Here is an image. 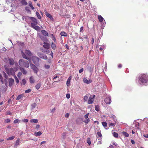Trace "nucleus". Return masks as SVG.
<instances>
[{"mask_svg": "<svg viewBox=\"0 0 148 148\" xmlns=\"http://www.w3.org/2000/svg\"><path fill=\"white\" fill-rule=\"evenodd\" d=\"M138 82L139 84L147 85L148 84V74L147 73H142L138 77Z\"/></svg>", "mask_w": 148, "mask_h": 148, "instance_id": "f257e3e1", "label": "nucleus"}, {"mask_svg": "<svg viewBox=\"0 0 148 148\" xmlns=\"http://www.w3.org/2000/svg\"><path fill=\"white\" fill-rule=\"evenodd\" d=\"M22 55L23 57L28 60L30 62H31V59L30 58L28 57L27 56H31L32 55V53L29 50H25L24 52L21 51Z\"/></svg>", "mask_w": 148, "mask_h": 148, "instance_id": "f03ea898", "label": "nucleus"}, {"mask_svg": "<svg viewBox=\"0 0 148 148\" xmlns=\"http://www.w3.org/2000/svg\"><path fill=\"white\" fill-rule=\"evenodd\" d=\"M18 63L21 66H24L25 67L28 68L29 66L28 61L23 59L20 60L18 61Z\"/></svg>", "mask_w": 148, "mask_h": 148, "instance_id": "7ed1b4c3", "label": "nucleus"}, {"mask_svg": "<svg viewBox=\"0 0 148 148\" xmlns=\"http://www.w3.org/2000/svg\"><path fill=\"white\" fill-rule=\"evenodd\" d=\"M98 18L100 22L101 23V27L102 29H103L106 25V22L103 18L100 15L98 16Z\"/></svg>", "mask_w": 148, "mask_h": 148, "instance_id": "20e7f679", "label": "nucleus"}, {"mask_svg": "<svg viewBox=\"0 0 148 148\" xmlns=\"http://www.w3.org/2000/svg\"><path fill=\"white\" fill-rule=\"evenodd\" d=\"M6 72L9 75H12L14 73V70L12 68H9L7 65L4 66Z\"/></svg>", "mask_w": 148, "mask_h": 148, "instance_id": "39448f33", "label": "nucleus"}, {"mask_svg": "<svg viewBox=\"0 0 148 148\" xmlns=\"http://www.w3.org/2000/svg\"><path fill=\"white\" fill-rule=\"evenodd\" d=\"M31 59L35 64L37 65L38 64L39 59L38 57L36 56H33Z\"/></svg>", "mask_w": 148, "mask_h": 148, "instance_id": "423d86ee", "label": "nucleus"}, {"mask_svg": "<svg viewBox=\"0 0 148 148\" xmlns=\"http://www.w3.org/2000/svg\"><path fill=\"white\" fill-rule=\"evenodd\" d=\"M30 19L32 21L31 23V26H33L34 25H36L38 24L37 19L34 17H29Z\"/></svg>", "mask_w": 148, "mask_h": 148, "instance_id": "0eeeda50", "label": "nucleus"}, {"mask_svg": "<svg viewBox=\"0 0 148 148\" xmlns=\"http://www.w3.org/2000/svg\"><path fill=\"white\" fill-rule=\"evenodd\" d=\"M41 50L42 52L50 55L52 57V58H53V53L52 51H50L48 49H41Z\"/></svg>", "mask_w": 148, "mask_h": 148, "instance_id": "6e6552de", "label": "nucleus"}, {"mask_svg": "<svg viewBox=\"0 0 148 148\" xmlns=\"http://www.w3.org/2000/svg\"><path fill=\"white\" fill-rule=\"evenodd\" d=\"M30 64L31 69L33 70L34 73L37 74L38 70V68L32 64L30 63Z\"/></svg>", "mask_w": 148, "mask_h": 148, "instance_id": "1a4fd4ad", "label": "nucleus"}, {"mask_svg": "<svg viewBox=\"0 0 148 148\" xmlns=\"http://www.w3.org/2000/svg\"><path fill=\"white\" fill-rule=\"evenodd\" d=\"M37 55L41 58L44 60H47L48 58L46 55L43 54L40 52H38L37 53Z\"/></svg>", "mask_w": 148, "mask_h": 148, "instance_id": "9d476101", "label": "nucleus"}, {"mask_svg": "<svg viewBox=\"0 0 148 148\" xmlns=\"http://www.w3.org/2000/svg\"><path fill=\"white\" fill-rule=\"evenodd\" d=\"M104 101L106 104H110L111 102V96L109 95H107Z\"/></svg>", "mask_w": 148, "mask_h": 148, "instance_id": "9b49d317", "label": "nucleus"}, {"mask_svg": "<svg viewBox=\"0 0 148 148\" xmlns=\"http://www.w3.org/2000/svg\"><path fill=\"white\" fill-rule=\"evenodd\" d=\"M95 95H93L92 96H90L89 97L88 100V104H90L92 103L94 101V98L95 97Z\"/></svg>", "mask_w": 148, "mask_h": 148, "instance_id": "f8f14e48", "label": "nucleus"}, {"mask_svg": "<svg viewBox=\"0 0 148 148\" xmlns=\"http://www.w3.org/2000/svg\"><path fill=\"white\" fill-rule=\"evenodd\" d=\"M84 82L87 84H89L92 82V81L91 79H89L88 80L86 78H84L83 79Z\"/></svg>", "mask_w": 148, "mask_h": 148, "instance_id": "ddd939ff", "label": "nucleus"}, {"mask_svg": "<svg viewBox=\"0 0 148 148\" xmlns=\"http://www.w3.org/2000/svg\"><path fill=\"white\" fill-rule=\"evenodd\" d=\"M14 82V80L12 78H10L9 80V84L10 86H12Z\"/></svg>", "mask_w": 148, "mask_h": 148, "instance_id": "4468645a", "label": "nucleus"}, {"mask_svg": "<svg viewBox=\"0 0 148 148\" xmlns=\"http://www.w3.org/2000/svg\"><path fill=\"white\" fill-rule=\"evenodd\" d=\"M45 14L46 16L49 18L52 21L53 20V19L52 15L50 14L47 13V12H46Z\"/></svg>", "mask_w": 148, "mask_h": 148, "instance_id": "2eb2a0df", "label": "nucleus"}, {"mask_svg": "<svg viewBox=\"0 0 148 148\" xmlns=\"http://www.w3.org/2000/svg\"><path fill=\"white\" fill-rule=\"evenodd\" d=\"M19 69L22 73L24 75L26 74L27 73V71L23 68L20 67L19 68Z\"/></svg>", "mask_w": 148, "mask_h": 148, "instance_id": "dca6fc26", "label": "nucleus"}, {"mask_svg": "<svg viewBox=\"0 0 148 148\" xmlns=\"http://www.w3.org/2000/svg\"><path fill=\"white\" fill-rule=\"evenodd\" d=\"M71 77H69L66 81V85L67 86H69L70 85V83L71 80Z\"/></svg>", "mask_w": 148, "mask_h": 148, "instance_id": "f3484780", "label": "nucleus"}, {"mask_svg": "<svg viewBox=\"0 0 148 148\" xmlns=\"http://www.w3.org/2000/svg\"><path fill=\"white\" fill-rule=\"evenodd\" d=\"M8 60L9 63L10 65H13L14 64V61L12 58H9Z\"/></svg>", "mask_w": 148, "mask_h": 148, "instance_id": "a211bd4d", "label": "nucleus"}, {"mask_svg": "<svg viewBox=\"0 0 148 148\" xmlns=\"http://www.w3.org/2000/svg\"><path fill=\"white\" fill-rule=\"evenodd\" d=\"M44 48L46 49H49V45L47 43L44 42V44L43 45Z\"/></svg>", "mask_w": 148, "mask_h": 148, "instance_id": "6ab92c4d", "label": "nucleus"}, {"mask_svg": "<svg viewBox=\"0 0 148 148\" xmlns=\"http://www.w3.org/2000/svg\"><path fill=\"white\" fill-rule=\"evenodd\" d=\"M20 143V139L19 138H18L16 141L14 146V147H16L17 146L19 145Z\"/></svg>", "mask_w": 148, "mask_h": 148, "instance_id": "aec40b11", "label": "nucleus"}, {"mask_svg": "<svg viewBox=\"0 0 148 148\" xmlns=\"http://www.w3.org/2000/svg\"><path fill=\"white\" fill-rule=\"evenodd\" d=\"M51 47L53 50H55L56 49V44L53 42H52L51 44Z\"/></svg>", "mask_w": 148, "mask_h": 148, "instance_id": "412c9836", "label": "nucleus"}, {"mask_svg": "<svg viewBox=\"0 0 148 148\" xmlns=\"http://www.w3.org/2000/svg\"><path fill=\"white\" fill-rule=\"evenodd\" d=\"M41 32L45 36H47L48 35L47 32L45 30H41Z\"/></svg>", "mask_w": 148, "mask_h": 148, "instance_id": "4be33fe9", "label": "nucleus"}, {"mask_svg": "<svg viewBox=\"0 0 148 148\" xmlns=\"http://www.w3.org/2000/svg\"><path fill=\"white\" fill-rule=\"evenodd\" d=\"M24 95L23 94H20L16 98L17 100H18L21 99L22 98L24 97Z\"/></svg>", "mask_w": 148, "mask_h": 148, "instance_id": "5701e85b", "label": "nucleus"}, {"mask_svg": "<svg viewBox=\"0 0 148 148\" xmlns=\"http://www.w3.org/2000/svg\"><path fill=\"white\" fill-rule=\"evenodd\" d=\"M31 123H37L38 122V120L37 119H32L30 121Z\"/></svg>", "mask_w": 148, "mask_h": 148, "instance_id": "b1692460", "label": "nucleus"}, {"mask_svg": "<svg viewBox=\"0 0 148 148\" xmlns=\"http://www.w3.org/2000/svg\"><path fill=\"white\" fill-rule=\"evenodd\" d=\"M31 27L34 29L37 30L39 31L40 30V27L39 26L36 25H34L33 26H31Z\"/></svg>", "mask_w": 148, "mask_h": 148, "instance_id": "393cba45", "label": "nucleus"}, {"mask_svg": "<svg viewBox=\"0 0 148 148\" xmlns=\"http://www.w3.org/2000/svg\"><path fill=\"white\" fill-rule=\"evenodd\" d=\"M30 82L31 84L33 83L34 82V78L33 76H31L29 78Z\"/></svg>", "mask_w": 148, "mask_h": 148, "instance_id": "a878e982", "label": "nucleus"}, {"mask_svg": "<svg viewBox=\"0 0 148 148\" xmlns=\"http://www.w3.org/2000/svg\"><path fill=\"white\" fill-rule=\"evenodd\" d=\"M60 34L62 36L66 37L67 35V33L64 32H62L60 33Z\"/></svg>", "mask_w": 148, "mask_h": 148, "instance_id": "bb28decb", "label": "nucleus"}, {"mask_svg": "<svg viewBox=\"0 0 148 148\" xmlns=\"http://www.w3.org/2000/svg\"><path fill=\"white\" fill-rule=\"evenodd\" d=\"M42 134L41 132L39 131L37 132H35L34 133V135L36 136H40Z\"/></svg>", "mask_w": 148, "mask_h": 148, "instance_id": "cd10ccee", "label": "nucleus"}, {"mask_svg": "<svg viewBox=\"0 0 148 148\" xmlns=\"http://www.w3.org/2000/svg\"><path fill=\"white\" fill-rule=\"evenodd\" d=\"M122 134L126 137H128L129 136V134L125 132H123Z\"/></svg>", "mask_w": 148, "mask_h": 148, "instance_id": "c85d7f7f", "label": "nucleus"}, {"mask_svg": "<svg viewBox=\"0 0 148 148\" xmlns=\"http://www.w3.org/2000/svg\"><path fill=\"white\" fill-rule=\"evenodd\" d=\"M22 4L24 5H27V3L25 0H21V1Z\"/></svg>", "mask_w": 148, "mask_h": 148, "instance_id": "c756f323", "label": "nucleus"}, {"mask_svg": "<svg viewBox=\"0 0 148 148\" xmlns=\"http://www.w3.org/2000/svg\"><path fill=\"white\" fill-rule=\"evenodd\" d=\"M102 125L104 127L107 129V128H106V127H107V123L106 122H103L102 123Z\"/></svg>", "mask_w": 148, "mask_h": 148, "instance_id": "7c9ffc66", "label": "nucleus"}, {"mask_svg": "<svg viewBox=\"0 0 148 148\" xmlns=\"http://www.w3.org/2000/svg\"><path fill=\"white\" fill-rule=\"evenodd\" d=\"M41 84L40 83L38 84L35 87L36 89L38 90L41 86Z\"/></svg>", "mask_w": 148, "mask_h": 148, "instance_id": "2f4dec72", "label": "nucleus"}, {"mask_svg": "<svg viewBox=\"0 0 148 148\" xmlns=\"http://www.w3.org/2000/svg\"><path fill=\"white\" fill-rule=\"evenodd\" d=\"M106 45H103L101 46L99 48V49L101 51L103 50V49H106Z\"/></svg>", "mask_w": 148, "mask_h": 148, "instance_id": "473e14b6", "label": "nucleus"}, {"mask_svg": "<svg viewBox=\"0 0 148 148\" xmlns=\"http://www.w3.org/2000/svg\"><path fill=\"white\" fill-rule=\"evenodd\" d=\"M29 17H29V16L26 17V16H23L22 17V19L23 20L25 21L26 22H27V20L28 19H29Z\"/></svg>", "mask_w": 148, "mask_h": 148, "instance_id": "72a5a7b5", "label": "nucleus"}, {"mask_svg": "<svg viewBox=\"0 0 148 148\" xmlns=\"http://www.w3.org/2000/svg\"><path fill=\"white\" fill-rule=\"evenodd\" d=\"M32 109L35 108L37 106V104L36 103H32L31 105Z\"/></svg>", "mask_w": 148, "mask_h": 148, "instance_id": "f704fd0d", "label": "nucleus"}, {"mask_svg": "<svg viewBox=\"0 0 148 148\" xmlns=\"http://www.w3.org/2000/svg\"><path fill=\"white\" fill-rule=\"evenodd\" d=\"M29 5L31 8V9L33 10L34 9V8L33 6L32 3L31 2H29Z\"/></svg>", "mask_w": 148, "mask_h": 148, "instance_id": "c9c22d12", "label": "nucleus"}, {"mask_svg": "<svg viewBox=\"0 0 148 148\" xmlns=\"http://www.w3.org/2000/svg\"><path fill=\"white\" fill-rule=\"evenodd\" d=\"M88 97L87 95H85L84 97L83 100L84 102H86L88 101Z\"/></svg>", "mask_w": 148, "mask_h": 148, "instance_id": "e433bc0d", "label": "nucleus"}, {"mask_svg": "<svg viewBox=\"0 0 148 148\" xmlns=\"http://www.w3.org/2000/svg\"><path fill=\"white\" fill-rule=\"evenodd\" d=\"M95 110L98 112L99 110V107L98 105H96L95 107Z\"/></svg>", "mask_w": 148, "mask_h": 148, "instance_id": "4c0bfd02", "label": "nucleus"}, {"mask_svg": "<svg viewBox=\"0 0 148 148\" xmlns=\"http://www.w3.org/2000/svg\"><path fill=\"white\" fill-rule=\"evenodd\" d=\"M90 121V119H86L83 121V122L85 123L86 125Z\"/></svg>", "mask_w": 148, "mask_h": 148, "instance_id": "58836bf2", "label": "nucleus"}, {"mask_svg": "<svg viewBox=\"0 0 148 148\" xmlns=\"http://www.w3.org/2000/svg\"><path fill=\"white\" fill-rule=\"evenodd\" d=\"M36 15L38 17V18L39 19H40L41 18V16H40L39 13L37 12H36Z\"/></svg>", "mask_w": 148, "mask_h": 148, "instance_id": "ea45409f", "label": "nucleus"}, {"mask_svg": "<svg viewBox=\"0 0 148 148\" xmlns=\"http://www.w3.org/2000/svg\"><path fill=\"white\" fill-rule=\"evenodd\" d=\"M15 138V136H13L11 137H9V138H7V140H13Z\"/></svg>", "mask_w": 148, "mask_h": 148, "instance_id": "a19ab883", "label": "nucleus"}, {"mask_svg": "<svg viewBox=\"0 0 148 148\" xmlns=\"http://www.w3.org/2000/svg\"><path fill=\"white\" fill-rule=\"evenodd\" d=\"M113 135L114 136L115 138H117L119 136L118 134L116 132H114Z\"/></svg>", "mask_w": 148, "mask_h": 148, "instance_id": "79ce46f5", "label": "nucleus"}, {"mask_svg": "<svg viewBox=\"0 0 148 148\" xmlns=\"http://www.w3.org/2000/svg\"><path fill=\"white\" fill-rule=\"evenodd\" d=\"M87 142L88 144L90 145L91 144V143L90 140V138H87Z\"/></svg>", "mask_w": 148, "mask_h": 148, "instance_id": "37998d69", "label": "nucleus"}, {"mask_svg": "<svg viewBox=\"0 0 148 148\" xmlns=\"http://www.w3.org/2000/svg\"><path fill=\"white\" fill-rule=\"evenodd\" d=\"M26 83V81L25 79H23L22 82L21 84L23 85H25Z\"/></svg>", "mask_w": 148, "mask_h": 148, "instance_id": "c03bdc74", "label": "nucleus"}, {"mask_svg": "<svg viewBox=\"0 0 148 148\" xmlns=\"http://www.w3.org/2000/svg\"><path fill=\"white\" fill-rule=\"evenodd\" d=\"M88 70L89 71V72L90 73L92 72V68L90 66H89L88 67Z\"/></svg>", "mask_w": 148, "mask_h": 148, "instance_id": "a18cd8bd", "label": "nucleus"}, {"mask_svg": "<svg viewBox=\"0 0 148 148\" xmlns=\"http://www.w3.org/2000/svg\"><path fill=\"white\" fill-rule=\"evenodd\" d=\"M20 121V120L18 119H16L14 121V124H16L18 123Z\"/></svg>", "mask_w": 148, "mask_h": 148, "instance_id": "49530a36", "label": "nucleus"}, {"mask_svg": "<svg viewBox=\"0 0 148 148\" xmlns=\"http://www.w3.org/2000/svg\"><path fill=\"white\" fill-rule=\"evenodd\" d=\"M22 73L20 72H19L17 75V76L19 78L22 75Z\"/></svg>", "mask_w": 148, "mask_h": 148, "instance_id": "de8ad7c7", "label": "nucleus"}, {"mask_svg": "<svg viewBox=\"0 0 148 148\" xmlns=\"http://www.w3.org/2000/svg\"><path fill=\"white\" fill-rule=\"evenodd\" d=\"M89 114V113H87L86 114H85L84 115L85 118L86 119H88V118Z\"/></svg>", "mask_w": 148, "mask_h": 148, "instance_id": "09e8293b", "label": "nucleus"}, {"mask_svg": "<svg viewBox=\"0 0 148 148\" xmlns=\"http://www.w3.org/2000/svg\"><path fill=\"white\" fill-rule=\"evenodd\" d=\"M5 123H9L10 121V120L9 119H7L4 121Z\"/></svg>", "mask_w": 148, "mask_h": 148, "instance_id": "8fccbe9b", "label": "nucleus"}, {"mask_svg": "<svg viewBox=\"0 0 148 148\" xmlns=\"http://www.w3.org/2000/svg\"><path fill=\"white\" fill-rule=\"evenodd\" d=\"M97 135L100 138L102 136V134L101 133L99 132H97Z\"/></svg>", "mask_w": 148, "mask_h": 148, "instance_id": "3c124183", "label": "nucleus"}, {"mask_svg": "<svg viewBox=\"0 0 148 148\" xmlns=\"http://www.w3.org/2000/svg\"><path fill=\"white\" fill-rule=\"evenodd\" d=\"M99 140V141H98L97 143V144H101V138H99V139L98 138V139Z\"/></svg>", "mask_w": 148, "mask_h": 148, "instance_id": "603ef678", "label": "nucleus"}, {"mask_svg": "<svg viewBox=\"0 0 148 148\" xmlns=\"http://www.w3.org/2000/svg\"><path fill=\"white\" fill-rule=\"evenodd\" d=\"M116 124V122H115V123H111L109 124V125L110 126H114Z\"/></svg>", "mask_w": 148, "mask_h": 148, "instance_id": "864d4df0", "label": "nucleus"}, {"mask_svg": "<svg viewBox=\"0 0 148 148\" xmlns=\"http://www.w3.org/2000/svg\"><path fill=\"white\" fill-rule=\"evenodd\" d=\"M45 67L46 69H49L50 68V66L49 65H47L46 64H45Z\"/></svg>", "mask_w": 148, "mask_h": 148, "instance_id": "5fc2aeb1", "label": "nucleus"}, {"mask_svg": "<svg viewBox=\"0 0 148 148\" xmlns=\"http://www.w3.org/2000/svg\"><path fill=\"white\" fill-rule=\"evenodd\" d=\"M25 9L28 12H30V10L29 7H26L25 8Z\"/></svg>", "mask_w": 148, "mask_h": 148, "instance_id": "6e6d98bb", "label": "nucleus"}, {"mask_svg": "<svg viewBox=\"0 0 148 148\" xmlns=\"http://www.w3.org/2000/svg\"><path fill=\"white\" fill-rule=\"evenodd\" d=\"M31 91V90L30 89H28L27 90H26L25 92L26 93H29Z\"/></svg>", "mask_w": 148, "mask_h": 148, "instance_id": "4d7b16f0", "label": "nucleus"}, {"mask_svg": "<svg viewBox=\"0 0 148 148\" xmlns=\"http://www.w3.org/2000/svg\"><path fill=\"white\" fill-rule=\"evenodd\" d=\"M66 134V132H64V133H63L62 136L63 138H64Z\"/></svg>", "mask_w": 148, "mask_h": 148, "instance_id": "13d9d810", "label": "nucleus"}, {"mask_svg": "<svg viewBox=\"0 0 148 148\" xmlns=\"http://www.w3.org/2000/svg\"><path fill=\"white\" fill-rule=\"evenodd\" d=\"M28 120L27 119H25L22 120V121H23V122H25V123H27V122H28Z\"/></svg>", "mask_w": 148, "mask_h": 148, "instance_id": "bf43d9fd", "label": "nucleus"}, {"mask_svg": "<svg viewBox=\"0 0 148 148\" xmlns=\"http://www.w3.org/2000/svg\"><path fill=\"white\" fill-rule=\"evenodd\" d=\"M66 97L67 99H69L70 97V95L69 94H67L66 95Z\"/></svg>", "mask_w": 148, "mask_h": 148, "instance_id": "052dcab7", "label": "nucleus"}, {"mask_svg": "<svg viewBox=\"0 0 148 148\" xmlns=\"http://www.w3.org/2000/svg\"><path fill=\"white\" fill-rule=\"evenodd\" d=\"M84 71V69L83 68H82L79 71V73H82V72H83Z\"/></svg>", "mask_w": 148, "mask_h": 148, "instance_id": "680f3d73", "label": "nucleus"}, {"mask_svg": "<svg viewBox=\"0 0 148 148\" xmlns=\"http://www.w3.org/2000/svg\"><path fill=\"white\" fill-rule=\"evenodd\" d=\"M144 121L147 124H148V118H145L144 119Z\"/></svg>", "mask_w": 148, "mask_h": 148, "instance_id": "e2e57ef3", "label": "nucleus"}, {"mask_svg": "<svg viewBox=\"0 0 148 148\" xmlns=\"http://www.w3.org/2000/svg\"><path fill=\"white\" fill-rule=\"evenodd\" d=\"M69 113H66L65 115V117L66 118H68L69 117Z\"/></svg>", "mask_w": 148, "mask_h": 148, "instance_id": "0e129e2a", "label": "nucleus"}, {"mask_svg": "<svg viewBox=\"0 0 148 148\" xmlns=\"http://www.w3.org/2000/svg\"><path fill=\"white\" fill-rule=\"evenodd\" d=\"M55 42H56V38L55 36L51 38Z\"/></svg>", "mask_w": 148, "mask_h": 148, "instance_id": "69168bd1", "label": "nucleus"}, {"mask_svg": "<svg viewBox=\"0 0 148 148\" xmlns=\"http://www.w3.org/2000/svg\"><path fill=\"white\" fill-rule=\"evenodd\" d=\"M55 108H53L51 111V112L52 113H53L54 112H55Z\"/></svg>", "mask_w": 148, "mask_h": 148, "instance_id": "338daca9", "label": "nucleus"}, {"mask_svg": "<svg viewBox=\"0 0 148 148\" xmlns=\"http://www.w3.org/2000/svg\"><path fill=\"white\" fill-rule=\"evenodd\" d=\"M143 136L145 138H148V134H144Z\"/></svg>", "mask_w": 148, "mask_h": 148, "instance_id": "774afa93", "label": "nucleus"}]
</instances>
